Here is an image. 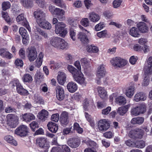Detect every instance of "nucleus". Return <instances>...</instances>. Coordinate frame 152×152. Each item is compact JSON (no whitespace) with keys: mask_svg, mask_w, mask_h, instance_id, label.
I'll list each match as a JSON object with an SVG mask.
<instances>
[{"mask_svg":"<svg viewBox=\"0 0 152 152\" xmlns=\"http://www.w3.org/2000/svg\"><path fill=\"white\" fill-rule=\"evenodd\" d=\"M67 69L72 74L75 81L83 86H86L87 82L81 70H77L74 66L70 65H68Z\"/></svg>","mask_w":152,"mask_h":152,"instance_id":"1","label":"nucleus"},{"mask_svg":"<svg viewBox=\"0 0 152 152\" xmlns=\"http://www.w3.org/2000/svg\"><path fill=\"white\" fill-rule=\"evenodd\" d=\"M96 34L97 36L99 38H104L106 37L107 34V31L106 30H104L98 32Z\"/></svg>","mask_w":152,"mask_h":152,"instance_id":"60","label":"nucleus"},{"mask_svg":"<svg viewBox=\"0 0 152 152\" xmlns=\"http://www.w3.org/2000/svg\"><path fill=\"white\" fill-rule=\"evenodd\" d=\"M77 84L73 82H69L67 85V88L68 91L70 93H74L77 89Z\"/></svg>","mask_w":152,"mask_h":152,"instance_id":"25","label":"nucleus"},{"mask_svg":"<svg viewBox=\"0 0 152 152\" xmlns=\"http://www.w3.org/2000/svg\"><path fill=\"white\" fill-rule=\"evenodd\" d=\"M19 118L17 116L12 121L10 122L9 124L10 126L12 128H15L19 123Z\"/></svg>","mask_w":152,"mask_h":152,"instance_id":"50","label":"nucleus"},{"mask_svg":"<svg viewBox=\"0 0 152 152\" xmlns=\"http://www.w3.org/2000/svg\"><path fill=\"white\" fill-rule=\"evenodd\" d=\"M106 73L105 66L104 64L100 65L97 69L96 76V83L98 84L101 83L100 78L104 77Z\"/></svg>","mask_w":152,"mask_h":152,"instance_id":"12","label":"nucleus"},{"mask_svg":"<svg viewBox=\"0 0 152 152\" xmlns=\"http://www.w3.org/2000/svg\"><path fill=\"white\" fill-rule=\"evenodd\" d=\"M28 57L29 60L33 61L37 58V55L36 48L34 46L28 47L27 49Z\"/></svg>","mask_w":152,"mask_h":152,"instance_id":"13","label":"nucleus"},{"mask_svg":"<svg viewBox=\"0 0 152 152\" xmlns=\"http://www.w3.org/2000/svg\"><path fill=\"white\" fill-rule=\"evenodd\" d=\"M47 127L49 130L53 133H56L58 129V124L52 122L48 123Z\"/></svg>","mask_w":152,"mask_h":152,"instance_id":"22","label":"nucleus"},{"mask_svg":"<svg viewBox=\"0 0 152 152\" xmlns=\"http://www.w3.org/2000/svg\"><path fill=\"white\" fill-rule=\"evenodd\" d=\"M36 2L41 8H43L45 7V3L44 0H36Z\"/></svg>","mask_w":152,"mask_h":152,"instance_id":"62","label":"nucleus"},{"mask_svg":"<svg viewBox=\"0 0 152 152\" xmlns=\"http://www.w3.org/2000/svg\"><path fill=\"white\" fill-rule=\"evenodd\" d=\"M99 96L102 99H104L107 96V92L104 87L99 86L97 88Z\"/></svg>","mask_w":152,"mask_h":152,"instance_id":"30","label":"nucleus"},{"mask_svg":"<svg viewBox=\"0 0 152 152\" xmlns=\"http://www.w3.org/2000/svg\"><path fill=\"white\" fill-rule=\"evenodd\" d=\"M34 98L35 102L36 103H39L40 104H44V100L42 97L39 94H35Z\"/></svg>","mask_w":152,"mask_h":152,"instance_id":"41","label":"nucleus"},{"mask_svg":"<svg viewBox=\"0 0 152 152\" xmlns=\"http://www.w3.org/2000/svg\"><path fill=\"white\" fill-rule=\"evenodd\" d=\"M21 3L25 7H31L33 5L32 0H22Z\"/></svg>","mask_w":152,"mask_h":152,"instance_id":"40","label":"nucleus"},{"mask_svg":"<svg viewBox=\"0 0 152 152\" xmlns=\"http://www.w3.org/2000/svg\"><path fill=\"white\" fill-rule=\"evenodd\" d=\"M140 32L142 33H145L148 32V28L146 24L143 22H141L138 23L137 25Z\"/></svg>","mask_w":152,"mask_h":152,"instance_id":"24","label":"nucleus"},{"mask_svg":"<svg viewBox=\"0 0 152 152\" xmlns=\"http://www.w3.org/2000/svg\"><path fill=\"white\" fill-rule=\"evenodd\" d=\"M146 110L145 105L142 104H139L138 106L133 108L131 110V115L137 116L140 114L144 113Z\"/></svg>","mask_w":152,"mask_h":152,"instance_id":"10","label":"nucleus"},{"mask_svg":"<svg viewBox=\"0 0 152 152\" xmlns=\"http://www.w3.org/2000/svg\"><path fill=\"white\" fill-rule=\"evenodd\" d=\"M23 80L24 82L31 83L33 80V79L32 77L30 74H26L23 76Z\"/></svg>","mask_w":152,"mask_h":152,"instance_id":"47","label":"nucleus"},{"mask_svg":"<svg viewBox=\"0 0 152 152\" xmlns=\"http://www.w3.org/2000/svg\"><path fill=\"white\" fill-rule=\"evenodd\" d=\"M147 97L145 93L143 92H140L136 94L134 97V100L136 102L140 101H144L146 100Z\"/></svg>","mask_w":152,"mask_h":152,"instance_id":"23","label":"nucleus"},{"mask_svg":"<svg viewBox=\"0 0 152 152\" xmlns=\"http://www.w3.org/2000/svg\"><path fill=\"white\" fill-rule=\"evenodd\" d=\"M43 20L41 21L39 20H37V23L39 26L40 27L45 29H50L51 28V24L46 20L45 18Z\"/></svg>","mask_w":152,"mask_h":152,"instance_id":"21","label":"nucleus"},{"mask_svg":"<svg viewBox=\"0 0 152 152\" xmlns=\"http://www.w3.org/2000/svg\"><path fill=\"white\" fill-rule=\"evenodd\" d=\"M44 78L43 74L39 71L37 70L34 76V79L35 82L37 84H39L43 81Z\"/></svg>","mask_w":152,"mask_h":152,"instance_id":"20","label":"nucleus"},{"mask_svg":"<svg viewBox=\"0 0 152 152\" xmlns=\"http://www.w3.org/2000/svg\"><path fill=\"white\" fill-rule=\"evenodd\" d=\"M87 49L88 52L91 53H97L99 51V49L97 47L92 45L88 46Z\"/></svg>","mask_w":152,"mask_h":152,"instance_id":"45","label":"nucleus"},{"mask_svg":"<svg viewBox=\"0 0 152 152\" xmlns=\"http://www.w3.org/2000/svg\"><path fill=\"white\" fill-rule=\"evenodd\" d=\"M68 145L72 148H76L80 144L79 141L76 139H72L68 140L67 142Z\"/></svg>","mask_w":152,"mask_h":152,"instance_id":"27","label":"nucleus"},{"mask_svg":"<svg viewBox=\"0 0 152 152\" xmlns=\"http://www.w3.org/2000/svg\"><path fill=\"white\" fill-rule=\"evenodd\" d=\"M134 50L136 51H140L142 49L144 53H146L148 52V48L147 45H144L143 47H142L140 45L137 44L134 45Z\"/></svg>","mask_w":152,"mask_h":152,"instance_id":"37","label":"nucleus"},{"mask_svg":"<svg viewBox=\"0 0 152 152\" xmlns=\"http://www.w3.org/2000/svg\"><path fill=\"white\" fill-rule=\"evenodd\" d=\"M15 64L16 67L18 68H21L23 67V61L22 60L19 58H17L15 60Z\"/></svg>","mask_w":152,"mask_h":152,"instance_id":"55","label":"nucleus"},{"mask_svg":"<svg viewBox=\"0 0 152 152\" xmlns=\"http://www.w3.org/2000/svg\"><path fill=\"white\" fill-rule=\"evenodd\" d=\"M2 17L4 18L6 22L7 23H10L11 21V19L8 15L7 12H2Z\"/></svg>","mask_w":152,"mask_h":152,"instance_id":"58","label":"nucleus"},{"mask_svg":"<svg viewBox=\"0 0 152 152\" xmlns=\"http://www.w3.org/2000/svg\"><path fill=\"white\" fill-rule=\"evenodd\" d=\"M1 6L2 10L6 11L10 7L11 4L9 1H4L2 2Z\"/></svg>","mask_w":152,"mask_h":152,"instance_id":"51","label":"nucleus"},{"mask_svg":"<svg viewBox=\"0 0 152 152\" xmlns=\"http://www.w3.org/2000/svg\"><path fill=\"white\" fill-rule=\"evenodd\" d=\"M89 18L91 21L96 22L100 19V17L98 15L94 12H92L90 13Z\"/></svg>","mask_w":152,"mask_h":152,"instance_id":"39","label":"nucleus"},{"mask_svg":"<svg viewBox=\"0 0 152 152\" xmlns=\"http://www.w3.org/2000/svg\"><path fill=\"white\" fill-rule=\"evenodd\" d=\"M36 144L42 149L41 152H48L50 146L47 139L44 137H39L36 140Z\"/></svg>","mask_w":152,"mask_h":152,"instance_id":"5","label":"nucleus"},{"mask_svg":"<svg viewBox=\"0 0 152 152\" xmlns=\"http://www.w3.org/2000/svg\"><path fill=\"white\" fill-rule=\"evenodd\" d=\"M64 14L65 11L62 9L56 8L53 10V15L60 21L64 19Z\"/></svg>","mask_w":152,"mask_h":152,"instance_id":"17","label":"nucleus"},{"mask_svg":"<svg viewBox=\"0 0 152 152\" xmlns=\"http://www.w3.org/2000/svg\"><path fill=\"white\" fill-rule=\"evenodd\" d=\"M56 97L58 100H62L64 98V92L63 88L62 87L57 86L55 88Z\"/></svg>","mask_w":152,"mask_h":152,"instance_id":"16","label":"nucleus"},{"mask_svg":"<svg viewBox=\"0 0 152 152\" xmlns=\"http://www.w3.org/2000/svg\"><path fill=\"white\" fill-rule=\"evenodd\" d=\"M29 125L32 131L33 132H34L36 129L38 128L39 127L38 123L34 121L32 122L29 124Z\"/></svg>","mask_w":152,"mask_h":152,"instance_id":"56","label":"nucleus"},{"mask_svg":"<svg viewBox=\"0 0 152 152\" xmlns=\"http://www.w3.org/2000/svg\"><path fill=\"white\" fill-rule=\"evenodd\" d=\"M144 121V118L142 117H138L133 118L131 121V123L133 124H141Z\"/></svg>","mask_w":152,"mask_h":152,"instance_id":"38","label":"nucleus"},{"mask_svg":"<svg viewBox=\"0 0 152 152\" xmlns=\"http://www.w3.org/2000/svg\"><path fill=\"white\" fill-rule=\"evenodd\" d=\"M62 39L58 37H53L52 38L50 41L51 45L55 48H58L59 43L61 42Z\"/></svg>","mask_w":152,"mask_h":152,"instance_id":"32","label":"nucleus"},{"mask_svg":"<svg viewBox=\"0 0 152 152\" xmlns=\"http://www.w3.org/2000/svg\"><path fill=\"white\" fill-rule=\"evenodd\" d=\"M16 21L20 23H21L22 25L25 27L29 31L31 32V31L28 22L27 21L26 19L25 18L24 15L23 13H21L17 16L16 18Z\"/></svg>","mask_w":152,"mask_h":152,"instance_id":"14","label":"nucleus"},{"mask_svg":"<svg viewBox=\"0 0 152 152\" xmlns=\"http://www.w3.org/2000/svg\"><path fill=\"white\" fill-rule=\"evenodd\" d=\"M110 121L108 119L100 120L98 123V127L99 130L102 132L106 131L110 128Z\"/></svg>","mask_w":152,"mask_h":152,"instance_id":"8","label":"nucleus"},{"mask_svg":"<svg viewBox=\"0 0 152 152\" xmlns=\"http://www.w3.org/2000/svg\"><path fill=\"white\" fill-rule=\"evenodd\" d=\"M67 69L72 74L75 81L83 86H86L87 82L81 70H77L74 66L70 65H68Z\"/></svg>","mask_w":152,"mask_h":152,"instance_id":"2","label":"nucleus"},{"mask_svg":"<svg viewBox=\"0 0 152 152\" xmlns=\"http://www.w3.org/2000/svg\"><path fill=\"white\" fill-rule=\"evenodd\" d=\"M148 66L145 68L144 74L145 76L144 77L143 82H142V86H146L149 84L150 78L149 74L152 73V57H149L147 61Z\"/></svg>","mask_w":152,"mask_h":152,"instance_id":"4","label":"nucleus"},{"mask_svg":"<svg viewBox=\"0 0 152 152\" xmlns=\"http://www.w3.org/2000/svg\"><path fill=\"white\" fill-rule=\"evenodd\" d=\"M134 87L133 86H131L126 89L125 94L128 97L131 98L134 94Z\"/></svg>","mask_w":152,"mask_h":152,"instance_id":"36","label":"nucleus"},{"mask_svg":"<svg viewBox=\"0 0 152 152\" xmlns=\"http://www.w3.org/2000/svg\"><path fill=\"white\" fill-rule=\"evenodd\" d=\"M67 43L63 39H62L61 42L59 43V45L57 49H64L66 48L67 47Z\"/></svg>","mask_w":152,"mask_h":152,"instance_id":"52","label":"nucleus"},{"mask_svg":"<svg viewBox=\"0 0 152 152\" xmlns=\"http://www.w3.org/2000/svg\"><path fill=\"white\" fill-rule=\"evenodd\" d=\"M86 144L89 145L90 147L88 148H96V149H98L99 146L95 142L89 140L87 141Z\"/></svg>","mask_w":152,"mask_h":152,"instance_id":"46","label":"nucleus"},{"mask_svg":"<svg viewBox=\"0 0 152 152\" xmlns=\"http://www.w3.org/2000/svg\"><path fill=\"white\" fill-rule=\"evenodd\" d=\"M135 147L142 148L145 146V142L143 140H138L135 142Z\"/></svg>","mask_w":152,"mask_h":152,"instance_id":"43","label":"nucleus"},{"mask_svg":"<svg viewBox=\"0 0 152 152\" xmlns=\"http://www.w3.org/2000/svg\"><path fill=\"white\" fill-rule=\"evenodd\" d=\"M20 84L19 80L17 79H12L10 83V85L12 88H14L15 87L16 88Z\"/></svg>","mask_w":152,"mask_h":152,"instance_id":"42","label":"nucleus"},{"mask_svg":"<svg viewBox=\"0 0 152 152\" xmlns=\"http://www.w3.org/2000/svg\"><path fill=\"white\" fill-rule=\"evenodd\" d=\"M104 27L103 23H100L96 25L95 29L96 31H99L102 29Z\"/></svg>","mask_w":152,"mask_h":152,"instance_id":"63","label":"nucleus"},{"mask_svg":"<svg viewBox=\"0 0 152 152\" xmlns=\"http://www.w3.org/2000/svg\"><path fill=\"white\" fill-rule=\"evenodd\" d=\"M110 62L113 66L119 68L124 67L128 63V61L126 60L118 57L113 58Z\"/></svg>","mask_w":152,"mask_h":152,"instance_id":"6","label":"nucleus"},{"mask_svg":"<svg viewBox=\"0 0 152 152\" xmlns=\"http://www.w3.org/2000/svg\"><path fill=\"white\" fill-rule=\"evenodd\" d=\"M67 69L72 74L75 81L83 86H86L87 82L81 70H77L74 66L70 65H68Z\"/></svg>","mask_w":152,"mask_h":152,"instance_id":"3","label":"nucleus"},{"mask_svg":"<svg viewBox=\"0 0 152 152\" xmlns=\"http://www.w3.org/2000/svg\"><path fill=\"white\" fill-rule=\"evenodd\" d=\"M33 15L34 17L36 18L37 23L38 20L41 21L45 18V13L39 9H38L36 11L34 12Z\"/></svg>","mask_w":152,"mask_h":152,"instance_id":"19","label":"nucleus"},{"mask_svg":"<svg viewBox=\"0 0 152 152\" xmlns=\"http://www.w3.org/2000/svg\"><path fill=\"white\" fill-rule=\"evenodd\" d=\"M55 31L56 33L59 34L61 36L64 37L67 31L65 28L66 24L62 22H59L55 25Z\"/></svg>","mask_w":152,"mask_h":152,"instance_id":"7","label":"nucleus"},{"mask_svg":"<svg viewBox=\"0 0 152 152\" xmlns=\"http://www.w3.org/2000/svg\"><path fill=\"white\" fill-rule=\"evenodd\" d=\"M144 134L142 129H138L137 130H132L129 133V136L131 138L136 139H141Z\"/></svg>","mask_w":152,"mask_h":152,"instance_id":"11","label":"nucleus"},{"mask_svg":"<svg viewBox=\"0 0 152 152\" xmlns=\"http://www.w3.org/2000/svg\"><path fill=\"white\" fill-rule=\"evenodd\" d=\"M18 54L20 57L23 59L26 58L25 51L24 48H21L18 52Z\"/></svg>","mask_w":152,"mask_h":152,"instance_id":"57","label":"nucleus"},{"mask_svg":"<svg viewBox=\"0 0 152 152\" xmlns=\"http://www.w3.org/2000/svg\"><path fill=\"white\" fill-rule=\"evenodd\" d=\"M57 78L58 82L61 85H63L66 81V77L64 72H61L58 76Z\"/></svg>","mask_w":152,"mask_h":152,"instance_id":"31","label":"nucleus"},{"mask_svg":"<svg viewBox=\"0 0 152 152\" xmlns=\"http://www.w3.org/2000/svg\"><path fill=\"white\" fill-rule=\"evenodd\" d=\"M4 139L7 142L14 146H17L18 143L17 141L11 135H7L4 137Z\"/></svg>","mask_w":152,"mask_h":152,"instance_id":"34","label":"nucleus"},{"mask_svg":"<svg viewBox=\"0 0 152 152\" xmlns=\"http://www.w3.org/2000/svg\"><path fill=\"white\" fill-rule=\"evenodd\" d=\"M80 24L84 27H87L89 26V21L87 18H84L81 20Z\"/></svg>","mask_w":152,"mask_h":152,"instance_id":"59","label":"nucleus"},{"mask_svg":"<svg viewBox=\"0 0 152 152\" xmlns=\"http://www.w3.org/2000/svg\"><path fill=\"white\" fill-rule=\"evenodd\" d=\"M17 117V116L13 114H8L6 117L7 124H8L10 122H12L13 120Z\"/></svg>","mask_w":152,"mask_h":152,"instance_id":"54","label":"nucleus"},{"mask_svg":"<svg viewBox=\"0 0 152 152\" xmlns=\"http://www.w3.org/2000/svg\"><path fill=\"white\" fill-rule=\"evenodd\" d=\"M78 39L83 43H87L88 42V38L86 34L83 32H80L77 35Z\"/></svg>","mask_w":152,"mask_h":152,"instance_id":"29","label":"nucleus"},{"mask_svg":"<svg viewBox=\"0 0 152 152\" xmlns=\"http://www.w3.org/2000/svg\"><path fill=\"white\" fill-rule=\"evenodd\" d=\"M15 133L21 137H26L28 135L29 129L25 125H21L15 129Z\"/></svg>","mask_w":152,"mask_h":152,"instance_id":"9","label":"nucleus"},{"mask_svg":"<svg viewBox=\"0 0 152 152\" xmlns=\"http://www.w3.org/2000/svg\"><path fill=\"white\" fill-rule=\"evenodd\" d=\"M19 31L20 34L22 36V37L28 36L26 30L23 27H20Z\"/></svg>","mask_w":152,"mask_h":152,"instance_id":"53","label":"nucleus"},{"mask_svg":"<svg viewBox=\"0 0 152 152\" xmlns=\"http://www.w3.org/2000/svg\"><path fill=\"white\" fill-rule=\"evenodd\" d=\"M117 103L120 105H124L126 103V98L122 96H119L116 99Z\"/></svg>","mask_w":152,"mask_h":152,"instance_id":"44","label":"nucleus"},{"mask_svg":"<svg viewBox=\"0 0 152 152\" xmlns=\"http://www.w3.org/2000/svg\"><path fill=\"white\" fill-rule=\"evenodd\" d=\"M59 121L62 126H66L69 122L68 113L64 111L61 114L59 118Z\"/></svg>","mask_w":152,"mask_h":152,"instance_id":"15","label":"nucleus"},{"mask_svg":"<svg viewBox=\"0 0 152 152\" xmlns=\"http://www.w3.org/2000/svg\"><path fill=\"white\" fill-rule=\"evenodd\" d=\"M130 107V104L119 107L117 111V113L121 115H124L128 111Z\"/></svg>","mask_w":152,"mask_h":152,"instance_id":"26","label":"nucleus"},{"mask_svg":"<svg viewBox=\"0 0 152 152\" xmlns=\"http://www.w3.org/2000/svg\"><path fill=\"white\" fill-rule=\"evenodd\" d=\"M20 119L23 121L26 122H30L31 121L35 119V116L31 113H25L20 116Z\"/></svg>","mask_w":152,"mask_h":152,"instance_id":"18","label":"nucleus"},{"mask_svg":"<svg viewBox=\"0 0 152 152\" xmlns=\"http://www.w3.org/2000/svg\"><path fill=\"white\" fill-rule=\"evenodd\" d=\"M59 115L58 113L54 114L52 115L51 120L55 122H57L59 120Z\"/></svg>","mask_w":152,"mask_h":152,"instance_id":"64","label":"nucleus"},{"mask_svg":"<svg viewBox=\"0 0 152 152\" xmlns=\"http://www.w3.org/2000/svg\"><path fill=\"white\" fill-rule=\"evenodd\" d=\"M16 88L17 92L20 95L27 96L29 94L28 91L24 88L21 84H20Z\"/></svg>","mask_w":152,"mask_h":152,"instance_id":"28","label":"nucleus"},{"mask_svg":"<svg viewBox=\"0 0 152 152\" xmlns=\"http://www.w3.org/2000/svg\"><path fill=\"white\" fill-rule=\"evenodd\" d=\"M57 6L62 8L65 7L64 3L61 0H51Z\"/></svg>","mask_w":152,"mask_h":152,"instance_id":"49","label":"nucleus"},{"mask_svg":"<svg viewBox=\"0 0 152 152\" xmlns=\"http://www.w3.org/2000/svg\"><path fill=\"white\" fill-rule=\"evenodd\" d=\"M69 35L71 38L74 41L76 39V33L72 28H71L69 31Z\"/></svg>","mask_w":152,"mask_h":152,"instance_id":"61","label":"nucleus"},{"mask_svg":"<svg viewBox=\"0 0 152 152\" xmlns=\"http://www.w3.org/2000/svg\"><path fill=\"white\" fill-rule=\"evenodd\" d=\"M129 34L134 37H138L140 35V32L138 28L135 27H132L130 29Z\"/></svg>","mask_w":152,"mask_h":152,"instance_id":"35","label":"nucleus"},{"mask_svg":"<svg viewBox=\"0 0 152 152\" xmlns=\"http://www.w3.org/2000/svg\"><path fill=\"white\" fill-rule=\"evenodd\" d=\"M48 114V112L47 110L43 109L39 112L38 116L39 119L45 121V118H47Z\"/></svg>","mask_w":152,"mask_h":152,"instance_id":"33","label":"nucleus"},{"mask_svg":"<svg viewBox=\"0 0 152 152\" xmlns=\"http://www.w3.org/2000/svg\"><path fill=\"white\" fill-rule=\"evenodd\" d=\"M82 66L84 67L85 69H87L90 64L89 61L87 60L86 58H84L80 60Z\"/></svg>","mask_w":152,"mask_h":152,"instance_id":"48","label":"nucleus"}]
</instances>
